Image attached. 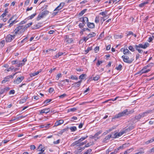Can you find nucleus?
<instances>
[{"instance_id": "f257e3e1", "label": "nucleus", "mask_w": 154, "mask_h": 154, "mask_svg": "<svg viewBox=\"0 0 154 154\" xmlns=\"http://www.w3.org/2000/svg\"><path fill=\"white\" fill-rule=\"evenodd\" d=\"M149 45V44L147 42H145L144 44H139L138 45H135L134 46V48L140 54H142L143 52V50L140 49V48L143 49H146Z\"/></svg>"}, {"instance_id": "f03ea898", "label": "nucleus", "mask_w": 154, "mask_h": 154, "mask_svg": "<svg viewBox=\"0 0 154 154\" xmlns=\"http://www.w3.org/2000/svg\"><path fill=\"white\" fill-rule=\"evenodd\" d=\"M122 57L124 62L128 63H131L134 60V57L132 54L129 55H123Z\"/></svg>"}, {"instance_id": "7ed1b4c3", "label": "nucleus", "mask_w": 154, "mask_h": 154, "mask_svg": "<svg viewBox=\"0 0 154 154\" xmlns=\"http://www.w3.org/2000/svg\"><path fill=\"white\" fill-rule=\"evenodd\" d=\"M130 112L128 111L127 109L124 110L122 112L119 113L118 114L116 115L115 116V118H118L122 116H125L126 115L129 114Z\"/></svg>"}, {"instance_id": "20e7f679", "label": "nucleus", "mask_w": 154, "mask_h": 154, "mask_svg": "<svg viewBox=\"0 0 154 154\" xmlns=\"http://www.w3.org/2000/svg\"><path fill=\"white\" fill-rule=\"evenodd\" d=\"M18 72H16L14 73L13 75H9L6 77L4 78V79L2 81V84L5 83L9 81L10 80V78H11L12 79H13L14 78V76Z\"/></svg>"}, {"instance_id": "39448f33", "label": "nucleus", "mask_w": 154, "mask_h": 154, "mask_svg": "<svg viewBox=\"0 0 154 154\" xmlns=\"http://www.w3.org/2000/svg\"><path fill=\"white\" fill-rule=\"evenodd\" d=\"M15 37V35H13L9 34L7 35L5 38L6 42H11L13 39H14Z\"/></svg>"}, {"instance_id": "423d86ee", "label": "nucleus", "mask_w": 154, "mask_h": 154, "mask_svg": "<svg viewBox=\"0 0 154 154\" xmlns=\"http://www.w3.org/2000/svg\"><path fill=\"white\" fill-rule=\"evenodd\" d=\"M24 79V77L23 76L17 77L14 81V83L17 84L20 83Z\"/></svg>"}, {"instance_id": "0eeeda50", "label": "nucleus", "mask_w": 154, "mask_h": 154, "mask_svg": "<svg viewBox=\"0 0 154 154\" xmlns=\"http://www.w3.org/2000/svg\"><path fill=\"white\" fill-rule=\"evenodd\" d=\"M65 40L67 43L69 44L71 43L73 41V39L72 38H69V36L68 35L65 36Z\"/></svg>"}, {"instance_id": "6e6552de", "label": "nucleus", "mask_w": 154, "mask_h": 154, "mask_svg": "<svg viewBox=\"0 0 154 154\" xmlns=\"http://www.w3.org/2000/svg\"><path fill=\"white\" fill-rule=\"evenodd\" d=\"M65 3L64 2L61 3L59 5L57 6L55 9H54V11H59L65 5Z\"/></svg>"}, {"instance_id": "1a4fd4ad", "label": "nucleus", "mask_w": 154, "mask_h": 154, "mask_svg": "<svg viewBox=\"0 0 154 154\" xmlns=\"http://www.w3.org/2000/svg\"><path fill=\"white\" fill-rule=\"evenodd\" d=\"M82 82V81L81 80L77 82L74 83L72 84V85L73 86V87L75 88L79 87L80 85Z\"/></svg>"}, {"instance_id": "9d476101", "label": "nucleus", "mask_w": 154, "mask_h": 154, "mask_svg": "<svg viewBox=\"0 0 154 154\" xmlns=\"http://www.w3.org/2000/svg\"><path fill=\"white\" fill-rule=\"evenodd\" d=\"M64 121L63 120H60L58 121H57L55 123L54 125V127H56L59 126L61 124L63 123Z\"/></svg>"}, {"instance_id": "9b49d317", "label": "nucleus", "mask_w": 154, "mask_h": 154, "mask_svg": "<svg viewBox=\"0 0 154 154\" xmlns=\"http://www.w3.org/2000/svg\"><path fill=\"white\" fill-rule=\"evenodd\" d=\"M80 20L82 22V23H84L85 24L87 23L88 21V18L86 17L80 18Z\"/></svg>"}, {"instance_id": "f8f14e48", "label": "nucleus", "mask_w": 154, "mask_h": 154, "mask_svg": "<svg viewBox=\"0 0 154 154\" xmlns=\"http://www.w3.org/2000/svg\"><path fill=\"white\" fill-rule=\"evenodd\" d=\"M123 53L126 55H131V52L127 49H124L123 51Z\"/></svg>"}, {"instance_id": "ddd939ff", "label": "nucleus", "mask_w": 154, "mask_h": 154, "mask_svg": "<svg viewBox=\"0 0 154 154\" xmlns=\"http://www.w3.org/2000/svg\"><path fill=\"white\" fill-rule=\"evenodd\" d=\"M87 23V26L89 28L91 29L94 28L95 25L94 23L88 22Z\"/></svg>"}, {"instance_id": "4468645a", "label": "nucleus", "mask_w": 154, "mask_h": 154, "mask_svg": "<svg viewBox=\"0 0 154 154\" xmlns=\"http://www.w3.org/2000/svg\"><path fill=\"white\" fill-rule=\"evenodd\" d=\"M21 28L20 27L18 26L14 30L13 33H14V35H16L19 32H20V29Z\"/></svg>"}, {"instance_id": "2eb2a0df", "label": "nucleus", "mask_w": 154, "mask_h": 154, "mask_svg": "<svg viewBox=\"0 0 154 154\" xmlns=\"http://www.w3.org/2000/svg\"><path fill=\"white\" fill-rule=\"evenodd\" d=\"M151 111V110H148L146 112H143L141 113L140 114V116L141 117V118L145 116L146 114H148Z\"/></svg>"}, {"instance_id": "dca6fc26", "label": "nucleus", "mask_w": 154, "mask_h": 154, "mask_svg": "<svg viewBox=\"0 0 154 154\" xmlns=\"http://www.w3.org/2000/svg\"><path fill=\"white\" fill-rule=\"evenodd\" d=\"M96 35V34L94 32H92L91 33L89 34L87 36L88 38H90L91 37H95Z\"/></svg>"}, {"instance_id": "f3484780", "label": "nucleus", "mask_w": 154, "mask_h": 154, "mask_svg": "<svg viewBox=\"0 0 154 154\" xmlns=\"http://www.w3.org/2000/svg\"><path fill=\"white\" fill-rule=\"evenodd\" d=\"M69 129V128H65L64 129H63L61 131H60L59 133V134L61 135L64 132L68 131V130Z\"/></svg>"}, {"instance_id": "a211bd4d", "label": "nucleus", "mask_w": 154, "mask_h": 154, "mask_svg": "<svg viewBox=\"0 0 154 154\" xmlns=\"http://www.w3.org/2000/svg\"><path fill=\"white\" fill-rule=\"evenodd\" d=\"M39 72L38 71L33 73H31L29 74V75L31 77H33L37 75L39 73Z\"/></svg>"}, {"instance_id": "6ab92c4d", "label": "nucleus", "mask_w": 154, "mask_h": 154, "mask_svg": "<svg viewBox=\"0 0 154 154\" xmlns=\"http://www.w3.org/2000/svg\"><path fill=\"white\" fill-rule=\"evenodd\" d=\"M150 70L149 69H148L146 70H145V69H142L141 71H140L139 73H146L149 72Z\"/></svg>"}, {"instance_id": "aec40b11", "label": "nucleus", "mask_w": 154, "mask_h": 154, "mask_svg": "<svg viewBox=\"0 0 154 154\" xmlns=\"http://www.w3.org/2000/svg\"><path fill=\"white\" fill-rule=\"evenodd\" d=\"M19 26L21 27V28H20V32L21 33L24 32L26 29L24 26Z\"/></svg>"}, {"instance_id": "412c9836", "label": "nucleus", "mask_w": 154, "mask_h": 154, "mask_svg": "<svg viewBox=\"0 0 154 154\" xmlns=\"http://www.w3.org/2000/svg\"><path fill=\"white\" fill-rule=\"evenodd\" d=\"M69 78L72 80H78L77 77L75 75H71L70 77Z\"/></svg>"}, {"instance_id": "4be33fe9", "label": "nucleus", "mask_w": 154, "mask_h": 154, "mask_svg": "<svg viewBox=\"0 0 154 154\" xmlns=\"http://www.w3.org/2000/svg\"><path fill=\"white\" fill-rule=\"evenodd\" d=\"M86 74H83L79 76V79L81 80H83L86 77Z\"/></svg>"}, {"instance_id": "5701e85b", "label": "nucleus", "mask_w": 154, "mask_h": 154, "mask_svg": "<svg viewBox=\"0 0 154 154\" xmlns=\"http://www.w3.org/2000/svg\"><path fill=\"white\" fill-rule=\"evenodd\" d=\"M88 137V136L87 135L85 137H82L81 138L79 139L78 141L79 142H81L87 138Z\"/></svg>"}, {"instance_id": "b1692460", "label": "nucleus", "mask_w": 154, "mask_h": 154, "mask_svg": "<svg viewBox=\"0 0 154 154\" xmlns=\"http://www.w3.org/2000/svg\"><path fill=\"white\" fill-rule=\"evenodd\" d=\"M27 99V97H25L23 99L21 100L20 101V103H22L25 102Z\"/></svg>"}, {"instance_id": "393cba45", "label": "nucleus", "mask_w": 154, "mask_h": 154, "mask_svg": "<svg viewBox=\"0 0 154 154\" xmlns=\"http://www.w3.org/2000/svg\"><path fill=\"white\" fill-rule=\"evenodd\" d=\"M43 110L44 113H47L49 112L50 109L49 108H47L43 109Z\"/></svg>"}, {"instance_id": "a878e982", "label": "nucleus", "mask_w": 154, "mask_h": 154, "mask_svg": "<svg viewBox=\"0 0 154 154\" xmlns=\"http://www.w3.org/2000/svg\"><path fill=\"white\" fill-rule=\"evenodd\" d=\"M122 135V133H121L120 132L119 133H116L115 134V138L118 137H119L120 136Z\"/></svg>"}, {"instance_id": "bb28decb", "label": "nucleus", "mask_w": 154, "mask_h": 154, "mask_svg": "<svg viewBox=\"0 0 154 154\" xmlns=\"http://www.w3.org/2000/svg\"><path fill=\"white\" fill-rule=\"evenodd\" d=\"M70 130L72 131H75L77 130V128L75 126H73L71 127L70 128Z\"/></svg>"}, {"instance_id": "cd10ccee", "label": "nucleus", "mask_w": 154, "mask_h": 154, "mask_svg": "<svg viewBox=\"0 0 154 154\" xmlns=\"http://www.w3.org/2000/svg\"><path fill=\"white\" fill-rule=\"evenodd\" d=\"M5 44V41L4 40H2L0 43V48H2Z\"/></svg>"}, {"instance_id": "c85d7f7f", "label": "nucleus", "mask_w": 154, "mask_h": 154, "mask_svg": "<svg viewBox=\"0 0 154 154\" xmlns=\"http://www.w3.org/2000/svg\"><path fill=\"white\" fill-rule=\"evenodd\" d=\"M87 9H84V10L81 11V12L79 13V15L80 16H82L85 13Z\"/></svg>"}, {"instance_id": "c756f323", "label": "nucleus", "mask_w": 154, "mask_h": 154, "mask_svg": "<svg viewBox=\"0 0 154 154\" xmlns=\"http://www.w3.org/2000/svg\"><path fill=\"white\" fill-rule=\"evenodd\" d=\"M36 13H35L31 15L30 16H29L28 18L29 19H32L36 15Z\"/></svg>"}, {"instance_id": "7c9ffc66", "label": "nucleus", "mask_w": 154, "mask_h": 154, "mask_svg": "<svg viewBox=\"0 0 154 154\" xmlns=\"http://www.w3.org/2000/svg\"><path fill=\"white\" fill-rule=\"evenodd\" d=\"M79 142L78 140L77 141H75L71 145V146H74L75 145H76L77 146V145H78V143H79Z\"/></svg>"}, {"instance_id": "2f4dec72", "label": "nucleus", "mask_w": 154, "mask_h": 154, "mask_svg": "<svg viewBox=\"0 0 154 154\" xmlns=\"http://www.w3.org/2000/svg\"><path fill=\"white\" fill-rule=\"evenodd\" d=\"M92 47H88L87 49V50H86L85 51V52H86L85 54H87V53H88L91 50H92Z\"/></svg>"}, {"instance_id": "473e14b6", "label": "nucleus", "mask_w": 154, "mask_h": 154, "mask_svg": "<svg viewBox=\"0 0 154 154\" xmlns=\"http://www.w3.org/2000/svg\"><path fill=\"white\" fill-rule=\"evenodd\" d=\"M86 142H79L77 145V146H82L83 145H84L86 143Z\"/></svg>"}, {"instance_id": "72a5a7b5", "label": "nucleus", "mask_w": 154, "mask_h": 154, "mask_svg": "<svg viewBox=\"0 0 154 154\" xmlns=\"http://www.w3.org/2000/svg\"><path fill=\"white\" fill-rule=\"evenodd\" d=\"M92 150L91 149H88L83 154H90Z\"/></svg>"}, {"instance_id": "f704fd0d", "label": "nucleus", "mask_w": 154, "mask_h": 154, "mask_svg": "<svg viewBox=\"0 0 154 154\" xmlns=\"http://www.w3.org/2000/svg\"><path fill=\"white\" fill-rule=\"evenodd\" d=\"M32 24V22L26 24L25 26H24L25 27V28L26 29L28 27H29Z\"/></svg>"}, {"instance_id": "c9c22d12", "label": "nucleus", "mask_w": 154, "mask_h": 154, "mask_svg": "<svg viewBox=\"0 0 154 154\" xmlns=\"http://www.w3.org/2000/svg\"><path fill=\"white\" fill-rule=\"evenodd\" d=\"M126 145L125 144H123L122 146H119V147H118L117 149H116L118 151L120 150V149H123L124 147H125V146Z\"/></svg>"}, {"instance_id": "e433bc0d", "label": "nucleus", "mask_w": 154, "mask_h": 154, "mask_svg": "<svg viewBox=\"0 0 154 154\" xmlns=\"http://www.w3.org/2000/svg\"><path fill=\"white\" fill-rule=\"evenodd\" d=\"M148 3L147 2H144L143 3H141V4L139 5V6L140 7L142 8L143 7L144 5Z\"/></svg>"}, {"instance_id": "4c0bfd02", "label": "nucleus", "mask_w": 154, "mask_h": 154, "mask_svg": "<svg viewBox=\"0 0 154 154\" xmlns=\"http://www.w3.org/2000/svg\"><path fill=\"white\" fill-rule=\"evenodd\" d=\"M85 148V147H83L82 148L80 147H79L77 148V150L78 152H81L82 150H83Z\"/></svg>"}, {"instance_id": "58836bf2", "label": "nucleus", "mask_w": 154, "mask_h": 154, "mask_svg": "<svg viewBox=\"0 0 154 154\" xmlns=\"http://www.w3.org/2000/svg\"><path fill=\"white\" fill-rule=\"evenodd\" d=\"M22 62H20L18 63L16 65V66L17 67L22 66L23 64V63H22Z\"/></svg>"}, {"instance_id": "ea45409f", "label": "nucleus", "mask_w": 154, "mask_h": 154, "mask_svg": "<svg viewBox=\"0 0 154 154\" xmlns=\"http://www.w3.org/2000/svg\"><path fill=\"white\" fill-rule=\"evenodd\" d=\"M106 17V16H104L103 17H101V19L100 20V21H101V22L102 24L103 23V22L106 20V19L105 18Z\"/></svg>"}, {"instance_id": "a19ab883", "label": "nucleus", "mask_w": 154, "mask_h": 154, "mask_svg": "<svg viewBox=\"0 0 154 154\" xmlns=\"http://www.w3.org/2000/svg\"><path fill=\"white\" fill-rule=\"evenodd\" d=\"M122 67V66L121 64H119L117 67H116V68L117 70H121Z\"/></svg>"}, {"instance_id": "79ce46f5", "label": "nucleus", "mask_w": 154, "mask_h": 154, "mask_svg": "<svg viewBox=\"0 0 154 154\" xmlns=\"http://www.w3.org/2000/svg\"><path fill=\"white\" fill-rule=\"evenodd\" d=\"M100 78V76L98 75H97L95 77L93 78V80L94 81H97L99 78Z\"/></svg>"}, {"instance_id": "37998d69", "label": "nucleus", "mask_w": 154, "mask_h": 154, "mask_svg": "<svg viewBox=\"0 0 154 154\" xmlns=\"http://www.w3.org/2000/svg\"><path fill=\"white\" fill-rule=\"evenodd\" d=\"M134 128V126H131L128 127V128L126 129L127 131H129L131 130L132 129H133Z\"/></svg>"}, {"instance_id": "c03bdc74", "label": "nucleus", "mask_w": 154, "mask_h": 154, "mask_svg": "<svg viewBox=\"0 0 154 154\" xmlns=\"http://www.w3.org/2000/svg\"><path fill=\"white\" fill-rule=\"evenodd\" d=\"M51 100H52L51 99H47L44 101V103L45 104H46L50 102Z\"/></svg>"}, {"instance_id": "a18cd8bd", "label": "nucleus", "mask_w": 154, "mask_h": 154, "mask_svg": "<svg viewBox=\"0 0 154 154\" xmlns=\"http://www.w3.org/2000/svg\"><path fill=\"white\" fill-rule=\"evenodd\" d=\"M128 49H129V50H130V51L132 52H134V48L133 47V46H129Z\"/></svg>"}, {"instance_id": "49530a36", "label": "nucleus", "mask_w": 154, "mask_h": 154, "mask_svg": "<svg viewBox=\"0 0 154 154\" xmlns=\"http://www.w3.org/2000/svg\"><path fill=\"white\" fill-rule=\"evenodd\" d=\"M153 140L152 139H152L150 140H148V141H146V142H145V143L146 144H148L149 143H152V142H153Z\"/></svg>"}, {"instance_id": "de8ad7c7", "label": "nucleus", "mask_w": 154, "mask_h": 154, "mask_svg": "<svg viewBox=\"0 0 154 154\" xmlns=\"http://www.w3.org/2000/svg\"><path fill=\"white\" fill-rule=\"evenodd\" d=\"M85 25V24L84 23H79V26L80 28H83L84 26Z\"/></svg>"}, {"instance_id": "09e8293b", "label": "nucleus", "mask_w": 154, "mask_h": 154, "mask_svg": "<svg viewBox=\"0 0 154 154\" xmlns=\"http://www.w3.org/2000/svg\"><path fill=\"white\" fill-rule=\"evenodd\" d=\"M66 96L67 95L66 94H64L62 95L59 96V97L60 98H63Z\"/></svg>"}, {"instance_id": "8fccbe9b", "label": "nucleus", "mask_w": 154, "mask_h": 154, "mask_svg": "<svg viewBox=\"0 0 154 154\" xmlns=\"http://www.w3.org/2000/svg\"><path fill=\"white\" fill-rule=\"evenodd\" d=\"M99 21V18L97 16L96 17L95 20V23H98Z\"/></svg>"}, {"instance_id": "3c124183", "label": "nucleus", "mask_w": 154, "mask_h": 154, "mask_svg": "<svg viewBox=\"0 0 154 154\" xmlns=\"http://www.w3.org/2000/svg\"><path fill=\"white\" fill-rule=\"evenodd\" d=\"M102 131H100L98 132H97V133H96L95 135V136L96 137L98 136L100 134L102 133Z\"/></svg>"}, {"instance_id": "603ef678", "label": "nucleus", "mask_w": 154, "mask_h": 154, "mask_svg": "<svg viewBox=\"0 0 154 154\" xmlns=\"http://www.w3.org/2000/svg\"><path fill=\"white\" fill-rule=\"evenodd\" d=\"M61 73H58L56 79L57 80H58L60 77H61Z\"/></svg>"}, {"instance_id": "864d4df0", "label": "nucleus", "mask_w": 154, "mask_h": 154, "mask_svg": "<svg viewBox=\"0 0 154 154\" xmlns=\"http://www.w3.org/2000/svg\"><path fill=\"white\" fill-rule=\"evenodd\" d=\"M141 118V117L140 116V115L139 114V115L136 116L135 117V119H139Z\"/></svg>"}, {"instance_id": "5fc2aeb1", "label": "nucleus", "mask_w": 154, "mask_h": 154, "mask_svg": "<svg viewBox=\"0 0 154 154\" xmlns=\"http://www.w3.org/2000/svg\"><path fill=\"white\" fill-rule=\"evenodd\" d=\"M14 69V67L13 66H12L11 67H10L7 68L6 70L8 71L9 72L10 71H11V70L13 69Z\"/></svg>"}, {"instance_id": "6e6d98bb", "label": "nucleus", "mask_w": 154, "mask_h": 154, "mask_svg": "<svg viewBox=\"0 0 154 154\" xmlns=\"http://www.w3.org/2000/svg\"><path fill=\"white\" fill-rule=\"evenodd\" d=\"M111 135H108L106 137H105V139H106L107 140H109L110 138H111Z\"/></svg>"}, {"instance_id": "4d7b16f0", "label": "nucleus", "mask_w": 154, "mask_h": 154, "mask_svg": "<svg viewBox=\"0 0 154 154\" xmlns=\"http://www.w3.org/2000/svg\"><path fill=\"white\" fill-rule=\"evenodd\" d=\"M134 149L133 148H131L129 149H127L126 150L127 153H130Z\"/></svg>"}, {"instance_id": "13d9d810", "label": "nucleus", "mask_w": 154, "mask_h": 154, "mask_svg": "<svg viewBox=\"0 0 154 154\" xmlns=\"http://www.w3.org/2000/svg\"><path fill=\"white\" fill-rule=\"evenodd\" d=\"M54 89L53 88H50L49 89V92L50 93H52L54 91Z\"/></svg>"}, {"instance_id": "bf43d9fd", "label": "nucleus", "mask_w": 154, "mask_h": 154, "mask_svg": "<svg viewBox=\"0 0 154 154\" xmlns=\"http://www.w3.org/2000/svg\"><path fill=\"white\" fill-rule=\"evenodd\" d=\"M77 110V109L75 108H72L70 109H69V110L71 112H74L75 111Z\"/></svg>"}, {"instance_id": "052dcab7", "label": "nucleus", "mask_w": 154, "mask_h": 154, "mask_svg": "<svg viewBox=\"0 0 154 154\" xmlns=\"http://www.w3.org/2000/svg\"><path fill=\"white\" fill-rule=\"evenodd\" d=\"M118 152V150H117L116 149H115L113 152H111L110 154H116Z\"/></svg>"}, {"instance_id": "680f3d73", "label": "nucleus", "mask_w": 154, "mask_h": 154, "mask_svg": "<svg viewBox=\"0 0 154 154\" xmlns=\"http://www.w3.org/2000/svg\"><path fill=\"white\" fill-rule=\"evenodd\" d=\"M39 15H40V17L41 18L45 16V14H43V13L42 12L41 14H39Z\"/></svg>"}, {"instance_id": "e2e57ef3", "label": "nucleus", "mask_w": 154, "mask_h": 154, "mask_svg": "<svg viewBox=\"0 0 154 154\" xmlns=\"http://www.w3.org/2000/svg\"><path fill=\"white\" fill-rule=\"evenodd\" d=\"M39 15H40V17L41 18L45 16V14H43V13L42 12L41 14H39Z\"/></svg>"}, {"instance_id": "0e129e2a", "label": "nucleus", "mask_w": 154, "mask_h": 154, "mask_svg": "<svg viewBox=\"0 0 154 154\" xmlns=\"http://www.w3.org/2000/svg\"><path fill=\"white\" fill-rule=\"evenodd\" d=\"M39 15H40V17L41 18L45 16V14H43V13L42 12L41 14H39Z\"/></svg>"}, {"instance_id": "69168bd1", "label": "nucleus", "mask_w": 154, "mask_h": 154, "mask_svg": "<svg viewBox=\"0 0 154 154\" xmlns=\"http://www.w3.org/2000/svg\"><path fill=\"white\" fill-rule=\"evenodd\" d=\"M133 33L131 31L128 32H127V35L128 36L131 35H133Z\"/></svg>"}, {"instance_id": "338daca9", "label": "nucleus", "mask_w": 154, "mask_h": 154, "mask_svg": "<svg viewBox=\"0 0 154 154\" xmlns=\"http://www.w3.org/2000/svg\"><path fill=\"white\" fill-rule=\"evenodd\" d=\"M15 93V91L14 90H11L9 92V94H14Z\"/></svg>"}, {"instance_id": "774afa93", "label": "nucleus", "mask_w": 154, "mask_h": 154, "mask_svg": "<svg viewBox=\"0 0 154 154\" xmlns=\"http://www.w3.org/2000/svg\"><path fill=\"white\" fill-rule=\"evenodd\" d=\"M103 63V61H100L99 60L98 61L97 63V66L100 65L101 64Z\"/></svg>"}]
</instances>
